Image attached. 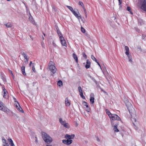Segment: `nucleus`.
<instances>
[{
    "label": "nucleus",
    "mask_w": 146,
    "mask_h": 146,
    "mask_svg": "<svg viewBox=\"0 0 146 146\" xmlns=\"http://www.w3.org/2000/svg\"><path fill=\"white\" fill-rule=\"evenodd\" d=\"M83 105L85 106L87 108H88V106L87 102H84L83 103Z\"/></svg>",
    "instance_id": "36"
},
{
    "label": "nucleus",
    "mask_w": 146,
    "mask_h": 146,
    "mask_svg": "<svg viewBox=\"0 0 146 146\" xmlns=\"http://www.w3.org/2000/svg\"><path fill=\"white\" fill-rule=\"evenodd\" d=\"M135 146H136V145H135Z\"/></svg>",
    "instance_id": "64"
},
{
    "label": "nucleus",
    "mask_w": 146,
    "mask_h": 146,
    "mask_svg": "<svg viewBox=\"0 0 146 146\" xmlns=\"http://www.w3.org/2000/svg\"><path fill=\"white\" fill-rule=\"evenodd\" d=\"M3 88L4 94L3 95V97L5 98H8V92H7L5 88H4L3 87Z\"/></svg>",
    "instance_id": "11"
},
{
    "label": "nucleus",
    "mask_w": 146,
    "mask_h": 146,
    "mask_svg": "<svg viewBox=\"0 0 146 146\" xmlns=\"http://www.w3.org/2000/svg\"><path fill=\"white\" fill-rule=\"evenodd\" d=\"M66 7L78 19H79H79H81L82 21H83V20L82 19L81 16L79 14V13L78 12V14L76 13L75 11L74 10L72 7L71 6L67 5Z\"/></svg>",
    "instance_id": "4"
},
{
    "label": "nucleus",
    "mask_w": 146,
    "mask_h": 146,
    "mask_svg": "<svg viewBox=\"0 0 146 146\" xmlns=\"http://www.w3.org/2000/svg\"><path fill=\"white\" fill-rule=\"evenodd\" d=\"M84 11L85 13V15L86 18H87V12L86 11V9L85 8H84Z\"/></svg>",
    "instance_id": "38"
},
{
    "label": "nucleus",
    "mask_w": 146,
    "mask_h": 146,
    "mask_svg": "<svg viewBox=\"0 0 146 146\" xmlns=\"http://www.w3.org/2000/svg\"><path fill=\"white\" fill-rule=\"evenodd\" d=\"M9 72H10V73H11V75H12V76L13 77H14V75H13V74L12 73V72L10 70H9Z\"/></svg>",
    "instance_id": "44"
},
{
    "label": "nucleus",
    "mask_w": 146,
    "mask_h": 146,
    "mask_svg": "<svg viewBox=\"0 0 146 146\" xmlns=\"http://www.w3.org/2000/svg\"><path fill=\"white\" fill-rule=\"evenodd\" d=\"M43 35H44V36H45V34L44 33H43Z\"/></svg>",
    "instance_id": "59"
},
{
    "label": "nucleus",
    "mask_w": 146,
    "mask_h": 146,
    "mask_svg": "<svg viewBox=\"0 0 146 146\" xmlns=\"http://www.w3.org/2000/svg\"><path fill=\"white\" fill-rule=\"evenodd\" d=\"M126 55H127V56L128 57L129 61L132 63L133 62V61H132V56H131V54L129 53V54H126Z\"/></svg>",
    "instance_id": "14"
},
{
    "label": "nucleus",
    "mask_w": 146,
    "mask_h": 146,
    "mask_svg": "<svg viewBox=\"0 0 146 146\" xmlns=\"http://www.w3.org/2000/svg\"><path fill=\"white\" fill-rule=\"evenodd\" d=\"M125 104L131 115V120L133 125L135 126V124L134 122H136V118H135L136 116V113L135 109L133 107L131 104L129 102H127L125 103Z\"/></svg>",
    "instance_id": "1"
},
{
    "label": "nucleus",
    "mask_w": 146,
    "mask_h": 146,
    "mask_svg": "<svg viewBox=\"0 0 146 146\" xmlns=\"http://www.w3.org/2000/svg\"><path fill=\"white\" fill-rule=\"evenodd\" d=\"M29 59V58H28V59H27V60H26V61H27V62H28V60Z\"/></svg>",
    "instance_id": "56"
},
{
    "label": "nucleus",
    "mask_w": 146,
    "mask_h": 146,
    "mask_svg": "<svg viewBox=\"0 0 146 146\" xmlns=\"http://www.w3.org/2000/svg\"><path fill=\"white\" fill-rule=\"evenodd\" d=\"M118 125V124H116L115 125H114V128L113 129L114 130L115 132H118L119 131V130L117 128V126Z\"/></svg>",
    "instance_id": "16"
},
{
    "label": "nucleus",
    "mask_w": 146,
    "mask_h": 146,
    "mask_svg": "<svg viewBox=\"0 0 146 146\" xmlns=\"http://www.w3.org/2000/svg\"><path fill=\"white\" fill-rule=\"evenodd\" d=\"M63 126L64 127L67 128H69L70 127L69 124L66 122L65 124H64V125Z\"/></svg>",
    "instance_id": "29"
},
{
    "label": "nucleus",
    "mask_w": 146,
    "mask_h": 146,
    "mask_svg": "<svg viewBox=\"0 0 146 146\" xmlns=\"http://www.w3.org/2000/svg\"><path fill=\"white\" fill-rule=\"evenodd\" d=\"M86 110L88 112H90V108L88 106V108H87V109H86Z\"/></svg>",
    "instance_id": "43"
},
{
    "label": "nucleus",
    "mask_w": 146,
    "mask_h": 146,
    "mask_svg": "<svg viewBox=\"0 0 146 146\" xmlns=\"http://www.w3.org/2000/svg\"><path fill=\"white\" fill-rule=\"evenodd\" d=\"M59 121L61 124L63 125L66 123V121H63L62 118L59 119Z\"/></svg>",
    "instance_id": "18"
},
{
    "label": "nucleus",
    "mask_w": 146,
    "mask_h": 146,
    "mask_svg": "<svg viewBox=\"0 0 146 146\" xmlns=\"http://www.w3.org/2000/svg\"><path fill=\"white\" fill-rule=\"evenodd\" d=\"M22 54L26 60L28 59V58H29L28 56L25 53L23 52L22 53Z\"/></svg>",
    "instance_id": "21"
},
{
    "label": "nucleus",
    "mask_w": 146,
    "mask_h": 146,
    "mask_svg": "<svg viewBox=\"0 0 146 146\" xmlns=\"http://www.w3.org/2000/svg\"><path fill=\"white\" fill-rule=\"evenodd\" d=\"M14 104L15 105L16 108H17L18 107V106L20 105L18 102L16 101H15L14 102Z\"/></svg>",
    "instance_id": "31"
},
{
    "label": "nucleus",
    "mask_w": 146,
    "mask_h": 146,
    "mask_svg": "<svg viewBox=\"0 0 146 146\" xmlns=\"http://www.w3.org/2000/svg\"><path fill=\"white\" fill-rule=\"evenodd\" d=\"M59 39L62 45V46H64L66 47L67 46V44L63 37H61L60 36Z\"/></svg>",
    "instance_id": "7"
},
{
    "label": "nucleus",
    "mask_w": 146,
    "mask_h": 146,
    "mask_svg": "<svg viewBox=\"0 0 146 146\" xmlns=\"http://www.w3.org/2000/svg\"><path fill=\"white\" fill-rule=\"evenodd\" d=\"M8 140L9 142H10V144L11 146H15L12 140L11 139H9Z\"/></svg>",
    "instance_id": "23"
},
{
    "label": "nucleus",
    "mask_w": 146,
    "mask_h": 146,
    "mask_svg": "<svg viewBox=\"0 0 146 146\" xmlns=\"http://www.w3.org/2000/svg\"><path fill=\"white\" fill-rule=\"evenodd\" d=\"M106 112L107 114L108 115L109 117H110V116H111V114L112 113H111L108 109L106 110Z\"/></svg>",
    "instance_id": "25"
},
{
    "label": "nucleus",
    "mask_w": 146,
    "mask_h": 146,
    "mask_svg": "<svg viewBox=\"0 0 146 146\" xmlns=\"http://www.w3.org/2000/svg\"><path fill=\"white\" fill-rule=\"evenodd\" d=\"M81 97L83 99H85V96H84V95H83V96H81Z\"/></svg>",
    "instance_id": "52"
},
{
    "label": "nucleus",
    "mask_w": 146,
    "mask_h": 146,
    "mask_svg": "<svg viewBox=\"0 0 146 146\" xmlns=\"http://www.w3.org/2000/svg\"><path fill=\"white\" fill-rule=\"evenodd\" d=\"M0 110H1L4 112L8 111V109L4 105V104L0 101Z\"/></svg>",
    "instance_id": "6"
},
{
    "label": "nucleus",
    "mask_w": 146,
    "mask_h": 146,
    "mask_svg": "<svg viewBox=\"0 0 146 146\" xmlns=\"http://www.w3.org/2000/svg\"><path fill=\"white\" fill-rule=\"evenodd\" d=\"M33 63H32V61H31L30 62V64H29V65L30 66H31V65Z\"/></svg>",
    "instance_id": "49"
},
{
    "label": "nucleus",
    "mask_w": 146,
    "mask_h": 146,
    "mask_svg": "<svg viewBox=\"0 0 146 146\" xmlns=\"http://www.w3.org/2000/svg\"><path fill=\"white\" fill-rule=\"evenodd\" d=\"M91 62L88 59L86 60V64L85 65V68L86 69L89 68L90 66Z\"/></svg>",
    "instance_id": "13"
},
{
    "label": "nucleus",
    "mask_w": 146,
    "mask_h": 146,
    "mask_svg": "<svg viewBox=\"0 0 146 146\" xmlns=\"http://www.w3.org/2000/svg\"><path fill=\"white\" fill-rule=\"evenodd\" d=\"M57 85L60 87H61L62 85V82L61 80H59L57 82Z\"/></svg>",
    "instance_id": "27"
},
{
    "label": "nucleus",
    "mask_w": 146,
    "mask_h": 146,
    "mask_svg": "<svg viewBox=\"0 0 146 146\" xmlns=\"http://www.w3.org/2000/svg\"><path fill=\"white\" fill-rule=\"evenodd\" d=\"M14 99L15 100H16V99L15 98H14Z\"/></svg>",
    "instance_id": "62"
},
{
    "label": "nucleus",
    "mask_w": 146,
    "mask_h": 146,
    "mask_svg": "<svg viewBox=\"0 0 146 146\" xmlns=\"http://www.w3.org/2000/svg\"><path fill=\"white\" fill-rule=\"evenodd\" d=\"M104 92H105V93H106V92L105 91H104Z\"/></svg>",
    "instance_id": "61"
},
{
    "label": "nucleus",
    "mask_w": 146,
    "mask_h": 146,
    "mask_svg": "<svg viewBox=\"0 0 146 146\" xmlns=\"http://www.w3.org/2000/svg\"><path fill=\"white\" fill-rule=\"evenodd\" d=\"M2 79H3L4 81H5V78L3 76L2 77Z\"/></svg>",
    "instance_id": "48"
},
{
    "label": "nucleus",
    "mask_w": 146,
    "mask_h": 146,
    "mask_svg": "<svg viewBox=\"0 0 146 146\" xmlns=\"http://www.w3.org/2000/svg\"><path fill=\"white\" fill-rule=\"evenodd\" d=\"M78 4L79 5H81L83 9L85 8L83 3L82 2L80 1L78 3Z\"/></svg>",
    "instance_id": "33"
},
{
    "label": "nucleus",
    "mask_w": 146,
    "mask_h": 146,
    "mask_svg": "<svg viewBox=\"0 0 146 146\" xmlns=\"http://www.w3.org/2000/svg\"><path fill=\"white\" fill-rule=\"evenodd\" d=\"M146 37V35L144 34H142V38L143 39H144L145 38V37Z\"/></svg>",
    "instance_id": "41"
},
{
    "label": "nucleus",
    "mask_w": 146,
    "mask_h": 146,
    "mask_svg": "<svg viewBox=\"0 0 146 146\" xmlns=\"http://www.w3.org/2000/svg\"><path fill=\"white\" fill-rule=\"evenodd\" d=\"M65 103L67 106H70V102L68 100V98H66L65 100Z\"/></svg>",
    "instance_id": "15"
},
{
    "label": "nucleus",
    "mask_w": 146,
    "mask_h": 146,
    "mask_svg": "<svg viewBox=\"0 0 146 146\" xmlns=\"http://www.w3.org/2000/svg\"><path fill=\"white\" fill-rule=\"evenodd\" d=\"M54 63L52 61H50L48 64L50 70L53 74H55L57 71V69L54 66Z\"/></svg>",
    "instance_id": "3"
},
{
    "label": "nucleus",
    "mask_w": 146,
    "mask_h": 146,
    "mask_svg": "<svg viewBox=\"0 0 146 146\" xmlns=\"http://www.w3.org/2000/svg\"><path fill=\"white\" fill-rule=\"evenodd\" d=\"M127 10L129 11L131 14H133V13L131 11V9L129 7H127Z\"/></svg>",
    "instance_id": "32"
},
{
    "label": "nucleus",
    "mask_w": 146,
    "mask_h": 146,
    "mask_svg": "<svg viewBox=\"0 0 146 146\" xmlns=\"http://www.w3.org/2000/svg\"><path fill=\"white\" fill-rule=\"evenodd\" d=\"M125 49L126 50V52H125V54H128L129 53V47L127 46H125Z\"/></svg>",
    "instance_id": "19"
},
{
    "label": "nucleus",
    "mask_w": 146,
    "mask_h": 146,
    "mask_svg": "<svg viewBox=\"0 0 146 146\" xmlns=\"http://www.w3.org/2000/svg\"><path fill=\"white\" fill-rule=\"evenodd\" d=\"M43 35H44V36H45V34L44 33H43Z\"/></svg>",
    "instance_id": "60"
},
{
    "label": "nucleus",
    "mask_w": 146,
    "mask_h": 146,
    "mask_svg": "<svg viewBox=\"0 0 146 146\" xmlns=\"http://www.w3.org/2000/svg\"><path fill=\"white\" fill-rule=\"evenodd\" d=\"M4 139H3V143H5V141H4Z\"/></svg>",
    "instance_id": "57"
},
{
    "label": "nucleus",
    "mask_w": 146,
    "mask_h": 146,
    "mask_svg": "<svg viewBox=\"0 0 146 146\" xmlns=\"http://www.w3.org/2000/svg\"><path fill=\"white\" fill-rule=\"evenodd\" d=\"M0 85L1 86V84L0 83Z\"/></svg>",
    "instance_id": "63"
},
{
    "label": "nucleus",
    "mask_w": 146,
    "mask_h": 146,
    "mask_svg": "<svg viewBox=\"0 0 146 146\" xmlns=\"http://www.w3.org/2000/svg\"><path fill=\"white\" fill-rule=\"evenodd\" d=\"M78 89L80 94L83 92L82 89L80 86H79Z\"/></svg>",
    "instance_id": "34"
},
{
    "label": "nucleus",
    "mask_w": 146,
    "mask_h": 146,
    "mask_svg": "<svg viewBox=\"0 0 146 146\" xmlns=\"http://www.w3.org/2000/svg\"><path fill=\"white\" fill-rule=\"evenodd\" d=\"M119 1V5H120L122 3V1L121 0H118Z\"/></svg>",
    "instance_id": "46"
},
{
    "label": "nucleus",
    "mask_w": 146,
    "mask_h": 146,
    "mask_svg": "<svg viewBox=\"0 0 146 146\" xmlns=\"http://www.w3.org/2000/svg\"><path fill=\"white\" fill-rule=\"evenodd\" d=\"M4 141H5V144L3 145V146H9V145L8 143L7 142V141L6 139H5Z\"/></svg>",
    "instance_id": "37"
},
{
    "label": "nucleus",
    "mask_w": 146,
    "mask_h": 146,
    "mask_svg": "<svg viewBox=\"0 0 146 146\" xmlns=\"http://www.w3.org/2000/svg\"><path fill=\"white\" fill-rule=\"evenodd\" d=\"M97 62V63L98 64V65L100 66V68L101 69H102V68H101V66L100 64H99V63L97 61V62Z\"/></svg>",
    "instance_id": "47"
},
{
    "label": "nucleus",
    "mask_w": 146,
    "mask_h": 146,
    "mask_svg": "<svg viewBox=\"0 0 146 146\" xmlns=\"http://www.w3.org/2000/svg\"><path fill=\"white\" fill-rule=\"evenodd\" d=\"M82 55L83 57H84L85 59H86L87 58V56L86 54L84 52H83Z\"/></svg>",
    "instance_id": "40"
},
{
    "label": "nucleus",
    "mask_w": 146,
    "mask_h": 146,
    "mask_svg": "<svg viewBox=\"0 0 146 146\" xmlns=\"http://www.w3.org/2000/svg\"><path fill=\"white\" fill-rule=\"evenodd\" d=\"M25 66H23L21 68V71L22 72L23 74V75L24 76L26 75V73L25 72Z\"/></svg>",
    "instance_id": "17"
},
{
    "label": "nucleus",
    "mask_w": 146,
    "mask_h": 146,
    "mask_svg": "<svg viewBox=\"0 0 146 146\" xmlns=\"http://www.w3.org/2000/svg\"><path fill=\"white\" fill-rule=\"evenodd\" d=\"M5 25L7 27H11L12 26V24L9 23H7L6 24H5Z\"/></svg>",
    "instance_id": "26"
},
{
    "label": "nucleus",
    "mask_w": 146,
    "mask_h": 146,
    "mask_svg": "<svg viewBox=\"0 0 146 146\" xmlns=\"http://www.w3.org/2000/svg\"><path fill=\"white\" fill-rule=\"evenodd\" d=\"M72 142V140L71 139H67V140H63L62 142L67 145L70 144Z\"/></svg>",
    "instance_id": "8"
},
{
    "label": "nucleus",
    "mask_w": 146,
    "mask_h": 146,
    "mask_svg": "<svg viewBox=\"0 0 146 146\" xmlns=\"http://www.w3.org/2000/svg\"><path fill=\"white\" fill-rule=\"evenodd\" d=\"M91 58L93 61H95L96 62L97 61V60L95 57L93 55L91 56Z\"/></svg>",
    "instance_id": "35"
},
{
    "label": "nucleus",
    "mask_w": 146,
    "mask_h": 146,
    "mask_svg": "<svg viewBox=\"0 0 146 146\" xmlns=\"http://www.w3.org/2000/svg\"><path fill=\"white\" fill-rule=\"evenodd\" d=\"M119 1V5H120L122 3V1L121 0H118Z\"/></svg>",
    "instance_id": "45"
},
{
    "label": "nucleus",
    "mask_w": 146,
    "mask_h": 146,
    "mask_svg": "<svg viewBox=\"0 0 146 146\" xmlns=\"http://www.w3.org/2000/svg\"><path fill=\"white\" fill-rule=\"evenodd\" d=\"M74 136L75 135L74 134H72L71 135L66 134L65 135V137L66 139H73L74 137Z\"/></svg>",
    "instance_id": "10"
},
{
    "label": "nucleus",
    "mask_w": 146,
    "mask_h": 146,
    "mask_svg": "<svg viewBox=\"0 0 146 146\" xmlns=\"http://www.w3.org/2000/svg\"><path fill=\"white\" fill-rule=\"evenodd\" d=\"M81 31L83 33H85L86 32L85 30L82 27H81Z\"/></svg>",
    "instance_id": "39"
},
{
    "label": "nucleus",
    "mask_w": 146,
    "mask_h": 146,
    "mask_svg": "<svg viewBox=\"0 0 146 146\" xmlns=\"http://www.w3.org/2000/svg\"><path fill=\"white\" fill-rule=\"evenodd\" d=\"M89 77L90 78L93 80L96 83V84L98 85V82L95 80L91 76H90Z\"/></svg>",
    "instance_id": "28"
},
{
    "label": "nucleus",
    "mask_w": 146,
    "mask_h": 146,
    "mask_svg": "<svg viewBox=\"0 0 146 146\" xmlns=\"http://www.w3.org/2000/svg\"><path fill=\"white\" fill-rule=\"evenodd\" d=\"M52 45L54 46V47H56V44L54 42V41H53L52 42Z\"/></svg>",
    "instance_id": "42"
},
{
    "label": "nucleus",
    "mask_w": 146,
    "mask_h": 146,
    "mask_svg": "<svg viewBox=\"0 0 146 146\" xmlns=\"http://www.w3.org/2000/svg\"><path fill=\"white\" fill-rule=\"evenodd\" d=\"M97 141H100V139H99L98 137V138H97Z\"/></svg>",
    "instance_id": "53"
},
{
    "label": "nucleus",
    "mask_w": 146,
    "mask_h": 146,
    "mask_svg": "<svg viewBox=\"0 0 146 146\" xmlns=\"http://www.w3.org/2000/svg\"><path fill=\"white\" fill-rule=\"evenodd\" d=\"M110 119L111 125H113V121L114 120H120V117L117 115L114 114H112L111 116H110Z\"/></svg>",
    "instance_id": "5"
},
{
    "label": "nucleus",
    "mask_w": 146,
    "mask_h": 146,
    "mask_svg": "<svg viewBox=\"0 0 146 146\" xmlns=\"http://www.w3.org/2000/svg\"><path fill=\"white\" fill-rule=\"evenodd\" d=\"M72 55H73V58L75 60L76 62H78V57H77V55L75 53H73Z\"/></svg>",
    "instance_id": "20"
},
{
    "label": "nucleus",
    "mask_w": 146,
    "mask_h": 146,
    "mask_svg": "<svg viewBox=\"0 0 146 146\" xmlns=\"http://www.w3.org/2000/svg\"><path fill=\"white\" fill-rule=\"evenodd\" d=\"M42 39H43V40H44V37H42Z\"/></svg>",
    "instance_id": "58"
},
{
    "label": "nucleus",
    "mask_w": 146,
    "mask_h": 146,
    "mask_svg": "<svg viewBox=\"0 0 146 146\" xmlns=\"http://www.w3.org/2000/svg\"><path fill=\"white\" fill-rule=\"evenodd\" d=\"M81 97L83 99H85V96H84V95H83V96H81Z\"/></svg>",
    "instance_id": "51"
},
{
    "label": "nucleus",
    "mask_w": 146,
    "mask_h": 146,
    "mask_svg": "<svg viewBox=\"0 0 146 146\" xmlns=\"http://www.w3.org/2000/svg\"><path fill=\"white\" fill-rule=\"evenodd\" d=\"M29 20L31 23H32L33 24H35L36 23L35 22L34 19L32 16H31V13H29Z\"/></svg>",
    "instance_id": "12"
},
{
    "label": "nucleus",
    "mask_w": 146,
    "mask_h": 146,
    "mask_svg": "<svg viewBox=\"0 0 146 146\" xmlns=\"http://www.w3.org/2000/svg\"><path fill=\"white\" fill-rule=\"evenodd\" d=\"M17 109L20 112L23 113L24 111L22 109V108L21 107L20 105L18 106V107L17 108Z\"/></svg>",
    "instance_id": "22"
},
{
    "label": "nucleus",
    "mask_w": 146,
    "mask_h": 146,
    "mask_svg": "<svg viewBox=\"0 0 146 146\" xmlns=\"http://www.w3.org/2000/svg\"><path fill=\"white\" fill-rule=\"evenodd\" d=\"M42 138L46 143L49 144L52 141V140L51 137L45 132H42Z\"/></svg>",
    "instance_id": "2"
},
{
    "label": "nucleus",
    "mask_w": 146,
    "mask_h": 146,
    "mask_svg": "<svg viewBox=\"0 0 146 146\" xmlns=\"http://www.w3.org/2000/svg\"><path fill=\"white\" fill-rule=\"evenodd\" d=\"M57 33L58 34V35L59 38H60V36L61 37H63L62 36V35L61 34V33L60 31L59 30H57Z\"/></svg>",
    "instance_id": "24"
},
{
    "label": "nucleus",
    "mask_w": 146,
    "mask_h": 146,
    "mask_svg": "<svg viewBox=\"0 0 146 146\" xmlns=\"http://www.w3.org/2000/svg\"><path fill=\"white\" fill-rule=\"evenodd\" d=\"M80 95L81 97L82 96H83V92L80 93Z\"/></svg>",
    "instance_id": "50"
},
{
    "label": "nucleus",
    "mask_w": 146,
    "mask_h": 146,
    "mask_svg": "<svg viewBox=\"0 0 146 146\" xmlns=\"http://www.w3.org/2000/svg\"><path fill=\"white\" fill-rule=\"evenodd\" d=\"M35 64H34V63H33L32 64V70H33V71L34 72H36L35 69Z\"/></svg>",
    "instance_id": "30"
},
{
    "label": "nucleus",
    "mask_w": 146,
    "mask_h": 146,
    "mask_svg": "<svg viewBox=\"0 0 146 146\" xmlns=\"http://www.w3.org/2000/svg\"><path fill=\"white\" fill-rule=\"evenodd\" d=\"M35 138H36V140H35L36 142H38V141H37V139H36V138H36V137H35Z\"/></svg>",
    "instance_id": "54"
},
{
    "label": "nucleus",
    "mask_w": 146,
    "mask_h": 146,
    "mask_svg": "<svg viewBox=\"0 0 146 146\" xmlns=\"http://www.w3.org/2000/svg\"><path fill=\"white\" fill-rule=\"evenodd\" d=\"M90 101L91 102V103L92 104H93L94 103V94L93 93H91L90 95Z\"/></svg>",
    "instance_id": "9"
},
{
    "label": "nucleus",
    "mask_w": 146,
    "mask_h": 146,
    "mask_svg": "<svg viewBox=\"0 0 146 146\" xmlns=\"http://www.w3.org/2000/svg\"><path fill=\"white\" fill-rule=\"evenodd\" d=\"M46 146H52L51 145H47Z\"/></svg>",
    "instance_id": "55"
}]
</instances>
